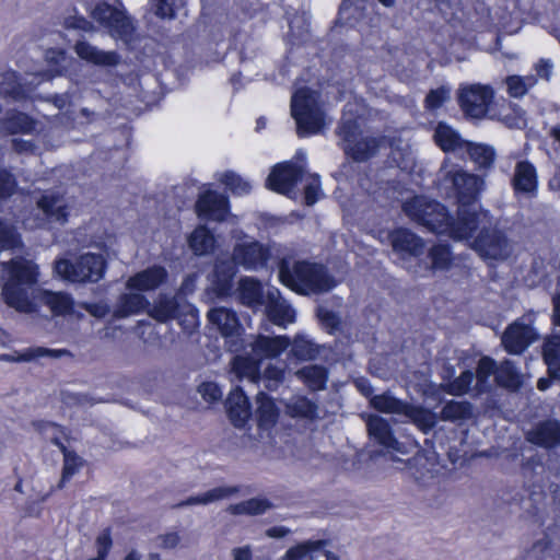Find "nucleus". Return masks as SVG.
Returning a JSON list of instances; mask_svg holds the SVG:
<instances>
[{
    "instance_id": "nucleus-1",
    "label": "nucleus",
    "mask_w": 560,
    "mask_h": 560,
    "mask_svg": "<svg viewBox=\"0 0 560 560\" xmlns=\"http://www.w3.org/2000/svg\"><path fill=\"white\" fill-rule=\"evenodd\" d=\"M2 269L7 275L1 293L4 303L21 313L33 312L34 303L28 289L38 282V265L23 256H15L2 262Z\"/></svg>"
},
{
    "instance_id": "nucleus-2",
    "label": "nucleus",
    "mask_w": 560,
    "mask_h": 560,
    "mask_svg": "<svg viewBox=\"0 0 560 560\" xmlns=\"http://www.w3.org/2000/svg\"><path fill=\"white\" fill-rule=\"evenodd\" d=\"M279 280L300 295L325 293L337 284L323 264L305 259L294 261L291 267L287 261H282L279 266Z\"/></svg>"
},
{
    "instance_id": "nucleus-3",
    "label": "nucleus",
    "mask_w": 560,
    "mask_h": 560,
    "mask_svg": "<svg viewBox=\"0 0 560 560\" xmlns=\"http://www.w3.org/2000/svg\"><path fill=\"white\" fill-rule=\"evenodd\" d=\"M291 116L299 138L319 133L326 125V114L317 94L310 88H300L291 97Z\"/></svg>"
},
{
    "instance_id": "nucleus-4",
    "label": "nucleus",
    "mask_w": 560,
    "mask_h": 560,
    "mask_svg": "<svg viewBox=\"0 0 560 560\" xmlns=\"http://www.w3.org/2000/svg\"><path fill=\"white\" fill-rule=\"evenodd\" d=\"M405 214L415 223L436 235H446L450 211L442 202L415 196L402 205Z\"/></svg>"
},
{
    "instance_id": "nucleus-5",
    "label": "nucleus",
    "mask_w": 560,
    "mask_h": 560,
    "mask_svg": "<svg viewBox=\"0 0 560 560\" xmlns=\"http://www.w3.org/2000/svg\"><path fill=\"white\" fill-rule=\"evenodd\" d=\"M55 272L72 283H96L104 278L107 261L102 254L85 253L74 261L60 258L55 261Z\"/></svg>"
},
{
    "instance_id": "nucleus-6",
    "label": "nucleus",
    "mask_w": 560,
    "mask_h": 560,
    "mask_svg": "<svg viewBox=\"0 0 560 560\" xmlns=\"http://www.w3.org/2000/svg\"><path fill=\"white\" fill-rule=\"evenodd\" d=\"M33 428L39 433L45 434L49 429H55L59 434L50 439V443L59 448L63 456V464L61 469V477L56 486L57 490H61L73 478V476L86 464L75 451L70 450L62 441V438L69 441L67 429L54 421L49 420H34Z\"/></svg>"
},
{
    "instance_id": "nucleus-7",
    "label": "nucleus",
    "mask_w": 560,
    "mask_h": 560,
    "mask_svg": "<svg viewBox=\"0 0 560 560\" xmlns=\"http://www.w3.org/2000/svg\"><path fill=\"white\" fill-rule=\"evenodd\" d=\"M489 217V211L480 202L458 203L456 215L450 213L446 235L454 241L470 240Z\"/></svg>"
},
{
    "instance_id": "nucleus-8",
    "label": "nucleus",
    "mask_w": 560,
    "mask_h": 560,
    "mask_svg": "<svg viewBox=\"0 0 560 560\" xmlns=\"http://www.w3.org/2000/svg\"><path fill=\"white\" fill-rule=\"evenodd\" d=\"M91 16L106 28L113 38L129 43L136 31L135 25L125 10L118 9L106 1L96 3Z\"/></svg>"
},
{
    "instance_id": "nucleus-9",
    "label": "nucleus",
    "mask_w": 560,
    "mask_h": 560,
    "mask_svg": "<svg viewBox=\"0 0 560 560\" xmlns=\"http://www.w3.org/2000/svg\"><path fill=\"white\" fill-rule=\"evenodd\" d=\"M208 320L217 326L225 340L226 350L238 353L245 349L244 327L236 312L226 307H214L208 312Z\"/></svg>"
},
{
    "instance_id": "nucleus-10",
    "label": "nucleus",
    "mask_w": 560,
    "mask_h": 560,
    "mask_svg": "<svg viewBox=\"0 0 560 560\" xmlns=\"http://www.w3.org/2000/svg\"><path fill=\"white\" fill-rule=\"evenodd\" d=\"M444 182L450 184V189L458 203H479L485 187V179L476 174L456 168L448 171Z\"/></svg>"
},
{
    "instance_id": "nucleus-11",
    "label": "nucleus",
    "mask_w": 560,
    "mask_h": 560,
    "mask_svg": "<svg viewBox=\"0 0 560 560\" xmlns=\"http://www.w3.org/2000/svg\"><path fill=\"white\" fill-rule=\"evenodd\" d=\"M493 98L494 91L492 86L476 83L460 88L457 102L465 117L481 119L486 117Z\"/></svg>"
},
{
    "instance_id": "nucleus-12",
    "label": "nucleus",
    "mask_w": 560,
    "mask_h": 560,
    "mask_svg": "<svg viewBox=\"0 0 560 560\" xmlns=\"http://www.w3.org/2000/svg\"><path fill=\"white\" fill-rule=\"evenodd\" d=\"M472 247L485 260H505L511 253L505 232L498 228L482 226L474 240Z\"/></svg>"
},
{
    "instance_id": "nucleus-13",
    "label": "nucleus",
    "mask_w": 560,
    "mask_h": 560,
    "mask_svg": "<svg viewBox=\"0 0 560 560\" xmlns=\"http://www.w3.org/2000/svg\"><path fill=\"white\" fill-rule=\"evenodd\" d=\"M303 176V166L292 161L280 162L271 168L266 179V187L271 191L291 197Z\"/></svg>"
},
{
    "instance_id": "nucleus-14",
    "label": "nucleus",
    "mask_w": 560,
    "mask_h": 560,
    "mask_svg": "<svg viewBox=\"0 0 560 560\" xmlns=\"http://www.w3.org/2000/svg\"><path fill=\"white\" fill-rule=\"evenodd\" d=\"M194 208L197 217L205 221L224 222L231 212L229 196L210 188L199 192Z\"/></svg>"
},
{
    "instance_id": "nucleus-15",
    "label": "nucleus",
    "mask_w": 560,
    "mask_h": 560,
    "mask_svg": "<svg viewBox=\"0 0 560 560\" xmlns=\"http://www.w3.org/2000/svg\"><path fill=\"white\" fill-rule=\"evenodd\" d=\"M237 271V265L232 258H217L214 260L210 280L211 290L218 299L232 295Z\"/></svg>"
},
{
    "instance_id": "nucleus-16",
    "label": "nucleus",
    "mask_w": 560,
    "mask_h": 560,
    "mask_svg": "<svg viewBox=\"0 0 560 560\" xmlns=\"http://www.w3.org/2000/svg\"><path fill=\"white\" fill-rule=\"evenodd\" d=\"M270 248L258 241L236 244L232 259L246 270H257L267 265L270 259Z\"/></svg>"
},
{
    "instance_id": "nucleus-17",
    "label": "nucleus",
    "mask_w": 560,
    "mask_h": 560,
    "mask_svg": "<svg viewBox=\"0 0 560 560\" xmlns=\"http://www.w3.org/2000/svg\"><path fill=\"white\" fill-rule=\"evenodd\" d=\"M535 329L525 323L515 320L503 332L502 345L509 354H522L535 340Z\"/></svg>"
},
{
    "instance_id": "nucleus-18",
    "label": "nucleus",
    "mask_w": 560,
    "mask_h": 560,
    "mask_svg": "<svg viewBox=\"0 0 560 560\" xmlns=\"http://www.w3.org/2000/svg\"><path fill=\"white\" fill-rule=\"evenodd\" d=\"M511 186L516 197L534 198L538 192V175L535 165L528 160L518 161L514 168Z\"/></svg>"
},
{
    "instance_id": "nucleus-19",
    "label": "nucleus",
    "mask_w": 560,
    "mask_h": 560,
    "mask_svg": "<svg viewBox=\"0 0 560 560\" xmlns=\"http://www.w3.org/2000/svg\"><path fill=\"white\" fill-rule=\"evenodd\" d=\"M167 279L166 268L161 265H153L129 277L126 288L137 292L154 291L163 285Z\"/></svg>"
},
{
    "instance_id": "nucleus-20",
    "label": "nucleus",
    "mask_w": 560,
    "mask_h": 560,
    "mask_svg": "<svg viewBox=\"0 0 560 560\" xmlns=\"http://www.w3.org/2000/svg\"><path fill=\"white\" fill-rule=\"evenodd\" d=\"M225 406L231 423L235 428H244L252 417V405L241 386H236L230 392Z\"/></svg>"
},
{
    "instance_id": "nucleus-21",
    "label": "nucleus",
    "mask_w": 560,
    "mask_h": 560,
    "mask_svg": "<svg viewBox=\"0 0 560 560\" xmlns=\"http://www.w3.org/2000/svg\"><path fill=\"white\" fill-rule=\"evenodd\" d=\"M526 440L539 447L547 450L560 445V421L558 419H545L537 422L526 433Z\"/></svg>"
},
{
    "instance_id": "nucleus-22",
    "label": "nucleus",
    "mask_w": 560,
    "mask_h": 560,
    "mask_svg": "<svg viewBox=\"0 0 560 560\" xmlns=\"http://www.w3.org/2000/svg\"><path fill=\"white\" fill-rule=\"evenodd\" d=\"M393 250L402 257H420L424 252V241L407 228H397L390 235Z\"/></svg>"
},
{
    "instance_id": "nucleus-23",
    "label": "nucleus",
    "mask_w": 560,
    "mask_h": 560,
    "mask_svg": "<svg viewBox=\"0 0 560 560\" xmlns=\"http://www.w3.org/2000/svg\"><path fill=\"white\" fill-rule=\"evenodd\" d=\"M73 49L81 60L93 66L116 67L120 62V55L117 51L101 50L86 40H78Z\"/></svg>"
},
{
    "instance_id": "nucleus-24",
    "label": "nucleus",
    "mask_w": 560,
    "mask_h": 560,
    "mask_svg": "<svg viewBox=\"0 0 560 560\" xmlns=\"http://www.w3.org/2000/svg\"><path fill=\"white\" fill-rule=\"evenodd\" d=\"M291 345L287 336H265L258 335L252 342V354L260 362L264 359H275L281 355Z\"/></svg>"
},
{
    "instance_id": "nucleus-25",
    "label": "nucleus",
    "mask_w": 560,
    "mask_h": 560,
    "mask_svg": "<svg viewBox=\"0 0 560 560\" xmlns=\"http://www.w3.org/2000/svg\"><path fill=\"white\" fill-rule=\"evenodd\" d=\"M383 138L368 136L359 138L352 143L341 145L345 155L353 162L364 163L374 158L381 145Z\"/></svg>"
},
{
    "instance_id": "nucleus-26",
    "label": "nucleus",
    "mask_w": 560,
    "mask_h": 560,
    "mask_svg": "<svg viewBox=\"0 0 560 560\" xmlns=\"http://www.w3.org/2000/svg\"><path fill=\"white\" fill-rule=\"evenodd\" d=\"M62 199L59 192H45L37 199L36 206L47 220L65 224L69 219V208L60 203Z\"/></svg>"
},
{
    "instance_id": "nucleus-27",
    "label": "nucleus",
    "mask_w": 560,
    "mask_h": 560,
    "mask_svg": "<svg viewBox=\"0 0 560 560\" xmlns=\"http://www.w3.org/2000/svg\"><path fill=\"white\" fill-rule=\"evenodd\" d=\"M368 432L377 444L387 448L399 451V442L394 435L389 422L381 416H370L368 422Z\"/></svg>"
},
{
    "instance_id": "nucleus-28",
    "label": "nucleus",
    "mask_w": 560,
    "mask_h": 560,
    "mask_svg": "<svg viewBox=\"0 0 560 560\" xmlns=\"http://www.w3.org/2000/svg\"><path fill=\"white\" fill-rule=\"evenodd\" d=\"M434 143L444 152L463 151L467 140L446 122L440 121L433 133Z\"/></svg>"
},
{
    "instance_id": "nucleus-29",
    "label": "nucleus",
    "mask_w": 560,
    "mask_h": 560,
    "mask_svg": "<svg viewBox=\"0 0 560 560\" xmlns=\"http://www.w3.org/2000/svg\"><path fill=\"white\" fill-rule=\"evenodd\" d=\"M240 302L248 307H258L265 304V293L261 282L254 277H244L238 282Z\"/></svg>"
},
{
    "instance_id": "nucleus-30",
    "label": "nucleus",
    "mask_w": 560,
    "mask_h": 560,
    "mask_svg": "<svg viewBox=\"0 0 560 560\" xmlns=\"http://www.w3.org/2000/svg\"><path fill=\"white\" fill-rule=\"evenodd\" d=\"M296 377L311 390H324L328 383L329 371L322 364H310L299 369Z\"/></svg>"
},
{
    "instance_id": "nucleus-31",
    "label": "nucleus",
    "mask_w": 560,
    "mask_h": 560,
    "mask_svg": "<svg viewBox=\"0 0 560 560\" xmlns=\"http://www.w3.org/2000/svg\"><path fill=\"white\" fill-rule=\"evenodd\" d=\"M36 120L27 113L11 109L2 119V127L9 135H31L36 129Z\"/></svg>"
},
{
    "instance_id": "nucleus-32",
    "label": "nucleus",
    "mask_w": 560,
    "mask_h": 560,
    "mask_svg": "<svg viewBox=\"0 0 560 560\" xmlns=\"http://www.w3.org/2000/svg\"><path fill=\"white\" fill-rule=\"evenodd\" d=\"M240 491H241L240 486L215 487V488H212L201 494L191 495V497L187 498L186 500L180 501L179 503L173 505V508H183V506L197 505V504L207 505V504L215 502V501L231 498V497L240 493Z\"/></svg>"
},
{
    "instance_id": "nucleus-33",
    "label": "nucleus",
    "mask_w": 560,
    "mask_h": 560,
    "mask_svg": "<svg viewBox=\"0 0 560 560\" xmlns=\"http://www.w3.org/2000/svg\"><path fill=\"white\" fill-rule=\"evenodd\" d=\"M404 416L424 434L430 433L440 420L439 415L433 410L411 402H408Z\"/></svg>"
},
{
    "instance_id": "nucleus-34",
    "label": "nucleus",
    "mask_w": 560,
    "mask_h": 560,
    "mask_svg": "<svg viewBox=\"0 0 560 560\" xmlns=\"http://www.w3.org/2000/svg\"><path fill=\"white\" fill-rule=\"evenodd\" d=\"M256 418L260 429H270L279 418V409L273 398L265 392H259L257 397Z\"/></svg>"
},
{
    "instance_id": "nucleus-35",
    "label": "nucleus",
    "mask_w": 560,
    "mask_h": 560,
    "mask_svg": "<svg viewBox=\"0 0 560 560\" xmlns=\"http://www.w3.org/2000/svg\"><path fill=\"white\" fill-rule=\"evenodd\" d=\"M149 305V300L140 292L122 293L117 300L114 316L116 318H126L143 312Z\"/></svg>"
},
{
    "instance_id": "nucleus-36",
    "label": "nucleus",
    "mask_w": 560,
    "mask_h": 560,
    "mask_svg": "<svg viewBox=\"0 0 560 560\" xmlns=\"http://www.w3.org/2000/svg\"><path fill=\"white\" fill-rule=\"evenodd\" d=\"M182 315V305L176 296H167L166 294H161L158 298L151 311V316L160 323L180 319Z\"/></svg>"
},
{
    "instance_id": "nucleus-37",
    "label": "nucleus",
    "mask_w": 560,
    "mask_h": 560,
    "mask_svg": "<svg viewBox=\"0 0 560 560\" xmlns=\"http://www.w3.org/2000/svg\"><path fill=\"white\" fill-rule=\"evenodd\" d=\"M188 246L198 257L208 255L215 247V236L207 225L200 224L188 236Z\"/></svg>"
},
{
    "instance_id": "nucleus-38",
    "label": "nucleus",
    "mask_w": 560,
    "mask_h": 560,
    "mask_svg": "<svg viewBox=\"0 0 560 560\" xmlns=\"http://www.w3.org/2000/svg\"><path fill=\"white\" fill-rule=\"evenodd\" d=\"M542 359L548 375L553 380H560V335L546 338L542 345Z\"/></svg>"
},
{
    "instance_id": "nucleus-39",
    "label": "nucleus",
    "mask_w": 560,
    "mask_h": 560,
    "mask_svg": "<svg viewBox=\"0 0 560 560\" xmlns=\"http://www.w3.org/2000/svg\"><path fill=\"white\" fill-rule=\"evenodd\" d=\"M474 417V406L467 400L457 401L454 399L447 400L440 413L439 418L442 421L448 422H463L470 420Z\"/></svg>"
},
{
    "instance_id": "nucleus-40",
    "label": "nucleus",
    "mask_w": 560,
    "mask_h": 560,
    "mask_svg": "<svg viewBox=\"0 0 560 560\" xmlns=\"http://www.w3.org/2000/svg\"><path fill=\"white\" fill-rule=\"evenodd\" d=\"M43 302L55 316L70 315L74 310L73 298L71 294L62 291L45 290L43 292Z\"/></svg>"
},
{
    "instance_id": "nucleus-41",
    "label": "nucleus",
    "mask_w": 560,
    "mask_h": 560,
    "mask_svg": "<svg viewBox=\"0 0 560 560\" xmlns=\"http://www.w3.org/2000/svg\"><path fill=\"white\" fill-rule=\"evenodd\" d=\"M497 368V362L493 358L483 355L479 359L476 366V384L474 387L477 395L490 392L491 385L489 381L492 375L495 376Z\"/></svg>"
},
{
    "instance_id": "nucleus-42",
    "label": "nucleus",
    "mask_w": 560,
    "mask_h": 560,
    "mask_svg": "<svg viewBox=\"0 0 560 560\" xmlns=\"http://www.w3.org/2000/svg\"><path fill=\"white\" fill-rule=\"evenodd\" d=\"M232 371L238 380L247 377L253 382L260 378V361L252 355H235L231 362Z\"/></svg>"
},
{
    "instance_id": "nucleus-43",
    "label": "nucleus",
    "mask_w": 560,
    "mask_h": 560,
    "mask_svg": "<svg viewBox=\"0 0 560 560\" xmlns=\"http://www.w3.org/2000/svg\"><path fill=\"white\" fill-rule=\"evenodd\" d=\"M469 159L477 165L478 168L488 170L490 168L495 160V151L492 147L483 143H475L466 141L464 150Z\"/></svg>"
},
{
    "instance_id": "nucleus-44",
    "label": "nucleus",
    "mask_w": 560,
    "mask_h": 560,
    "mask_svg": "<svg viewBox=\"0 0 560 560\" xmlns=\"http://www.w3.org/2000/svg\"><path fill=\"white\" fill-rule=\"evenodd\" d=\"M0 96L14 101H23L27 97L16 71L8 70L0 73Z\"/></svg>"
},
{
    "instance_id": "nucleus-45",
    "label": "nucleus",
    "mask_w": 560,
    "mask_h": 560,
    "mask_svg": "<svg viewBox=\"0 0 560 560\" xmlns=\"http://www.w3.org/2000/svg\"><path fill=\"white\" fill-rule=\"evenodd\" d=\"M370 405L382 413L404 416L408 401L399 399L389 393H383L374 395L370 400Z\"/></svg>"
},
{
    "instance_id": "nucleus-46",
    "label": "nucleus",
    "mask_w": 560,
    "mask_h": 560,
    "mask_svg": "<svg viewBox=\"0 0 560 560\" xmlns=\"http://www.w3.org/2000/svg\"><path fill=\"white\" fill-rule=\"evenodd\" d=\"M272 508V503L265 498H252L238 503L230 504L228 512L233 515H261Z\"/></svg>"
},
{
    "instance_id": "nucleus-47",
    "label": "nucleus",
    "mask_w": 560,
    "mask_h": 560,
    "mask_svg": "<svg viewBox=\"0 0 560 560\" xmlns=\"http://www.w3.org/2000/svg\"><path fill=\"white\" fill-rule=\"evenodd\" d=\"M495 383L500 387L517 390L523 382L515 365L511 361H505L500 368H497Z\"/></svg>"
},
{
    "instance_id": "nucleus-48",
    "label": "nucleus",
    "mask_w": 560,
    "mask_h": 560,
    "mask_svg": "<svg viewBox=\"0 0 560 560\" xmlns=\"http://www.w3.org/2000/svg\"><path fill=\"white\" fill-rule=\"evenodd\" d=\"M432 270H448L453 264L452 248L448 244H434L428 253Z\"/></svg>"
},
{
    "instance_id": "nucleus-49",
    "label": "nucleus",
    "mask_w": 560,
    "mask_h": 560,
    "mask_svg": "<svg viewBox=\"0 0 560 560\" xmlns=\"http://www.w3.org/2000/svg\"><path fill=\"white\" fill-rule=\"evenodd\" d=\"M522 560H556V550L552 540L546 533L545 537L526 550Z\"/></svg>"
},
{
    "instance_id": "nucleus-50",
    "label": "nucleus",
    "mask_w": 560,
    "mask_h": 560,
    "mask_svg": "<svg viewBox=\"0 0 560 560\" xmlns=\"http://www.w3.org/2000/svg\"><path fill=\"white\" fill-rule=\"evenodd\" d=\"M290 413L292 417L315 420L318 418V406L315 401L306 396L298 397L290 406Z\"/></svg>"
},
{
    "instance_id": "nucleus-51",
    "label": "nucleus",
    "mask_w": 560,
    "mask_h": 560,
    "mask_svg": "<svg viewBox=\"0 0 560 560\" xmlns=\"http://www.w3.org/2000/svg\"><path fill=\"white\" fill-rule=\"evenodd\" d=\"M474 378V372L471 370H465L446 384L444 390L452 396H464L470 390Z\"/></svg>"
},
{
    "instance_id": "nucleus-52",
    "label": "nucleus",
    "mask_w": 560,
    "mask_h": 560,
    "mask_svg": "<svg viewBox=\"0 0 560 560\" xmlns=\"http://www.w3.org/2000/svg\"><path fill=\"white\" fill-rule=\"evenodd\" d=\"M21 244V235L14 225L0 218V253L14 249Z\"/></svg>"
},
{
    "instance_id": "nucleus-53",
    "label": "nucleus",
    "mask_w": 560,
    "mask_h": 560,
    "mask_svg": "<svg viewBox=\"0 0 560 560\" xmlns=\"http://www.w3.org/2000/svg\"><path fill=\"white\" fill-rule=\"evenodd\" d=\"M221 183L230 189L233 195H247L252 190L250 184L233 171L224 172L221 177Z\"/></svg>"
},
{
    "instance_id": "nucleus-54",
    "label": "nucleus",
    "mask_w": 560,
    "mask_h": 560,
    "mask_svg": "<svg viewBox=\"0 0 560 560\" xmlns=\"http://www.w3.org/2000/svg\"><path fill=\"white\" fill-rule=\"evenodd\" d=\"M508 93L511 97H523L528 90L534 85L535 79L533 77L509 75L506 78Z\"/></svg>"
},
{
    "instance_id": "nucleus-55",
    "label": "nucleus",
    "mask_w": 560,
    "mask_h": 560,
    "mask_svg": "<svg viewBox=\"0 0 560 560\" xmlns=\"http://www.w3.org/2000/svg\"><path fill=\"white\" fill-rule=\"evenodd\" d=\"M19 183L11 170L0 166V201L10 199L18 190Z\"/></svg>"
},
{
    "instance_id": "nucleus-56",
    "label": "nucleus",
    "mask_w": 560,
    "mask_h": 560,
    "mask_svg": "<svg viewBox=\"0 0 560 560\" xmlns=\"http://www.w3.org/2000/svg\"><path fill=\"white\" fill-rule=\"evenodd\" d=\"M72 355L68 349H49L45 347L28 348L21 353V359L25 362H30L34 359L42 357L62 358Z\"/></svg>"
},
{
    "instance_id": "nucleus-57",
    "label": "nucleus",
    "mask_w": 560,
    "mask_h": 560,
    "mask_svg": "<svg viewBox=\"0 0 560 560\" xmlns=\"http://www.w3.org/2000/svg\"><path fill=\"white\" fill-rule=\"evenodd\" d=\"M337 135L341 140V145L349 144L360 138L361 129L355 119H347L338 125Z\"/></svg>"
},
{
    "instance_id": "nucleus-58",
    "label": "nucleus",
    "mask_w": 560,
    "mask_h": 560,
    "mask_svg": "<svg viewBox=\"0 0 560 560\" xmlns=\"http://www.w3.org/2000/svg\"><path fill=\"white\" fill-rule=\"evenodd\" d=\"M267 315L276 325H281L285 322L292 323L295 318L293 308L290 305L283 304L269 305L267 307Z\"/></svg>"
},
{
    "instance_id": "nucleus-59",
    "label": "nucleus",
    "mask_w": 560,
    "mask_h": 560,
    "mask_svg": "<svg viewBox=\"0 0 560 560\" xmlns=\"http://www.w3.org/2000/svg\"><path fill=\"white\" fill-rule=\"evenodd\" d=\"M292 354L300 360L313 359L317 352L315 345L304 337H296L292 343Z\"/></svg>"
},
{
    "instance_id": "nucleus-60",
    "label": "nucleus",
    "mask_w": 560,
    "mask_h": 560,
    "mask_svg": "<svg viewBox=\"0 0 560 560\" xmlns=\"http://www.w3.org/2000/svg\"><path fill=\"white\" fill-rule=\"evenodd\" d=\"M317 317L322 327L330 335L341 327V320L337 313L331 310L318 307Z\"/></svg>"
},
{
    "instance_id": "nucleus-61",
    "label": "nucleus",
    "mask_w": 560,
    "mask_h": 560,
    "mask_svg": "<svg viewBox=\"0 0 560 560\" xmlns=\"http://www.w3.org/2000/svg\"><path fill=\"white\" fill-rule=\"evenodd\" d=\"M95 546L97 556L88 560H106L113 547L112 530L109 527L104 528L96 537Z\"/></svg>"
},
{
    "instance_id": "nucleus-62",
    "label": "nucleus",
    "mask_w": 560,
    "mask_h": 560,
    "mask_svg": "<svg viewBox=\"0 0 560 560\" xmlns=\"http://www.w3.org/2000/svg\"><path fill=\"white\" fill-rule=\"evenodd\" d=\"M306 544L312 545V552H310V560H339V557L334 552L327 550L328 541L325 539L306 540Z\"/></svg>"
},
{
    "instance_id": "nucleus-63",
    "label": "nucleus",
    "mask_w": 560,
    "mask_h": 560,
    "mask_svg": "<svg viewBox=\"0 0 560 560\" xmlns=\"http://www.w3.org/2000/svg\"><path fill=\"white\" fill-rule=\"evenodd\" d=\"M447 96L448 92L443 86L430 90L424 98V107L428 110H436L443 106Z\"/></svg>"
},
{
    "instance_id": "nucleus-64",
    "label": "nucleus",
    "mask_w": 560,
    "mask_h": 560,
    "mask_svg": "<svg viewBox=\"0 0 560 560\" xmlns=\"http://www.w3.org/2000/svg\"><path fill=\"white\" fill-rule=\"evenodd\" d=\"M312 545L313 544H306V540L299 542L290 547L281 557V560H310Z\"/></svg>"
}]
</instances>
